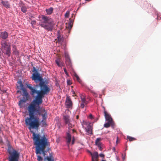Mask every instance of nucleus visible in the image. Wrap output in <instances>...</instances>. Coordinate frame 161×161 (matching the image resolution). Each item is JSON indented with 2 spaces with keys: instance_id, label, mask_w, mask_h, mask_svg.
Returning <instances> with one entry per match:
<instances>
[{
  "instance_id": "obj_1",
  "label": "nucleus",
  "mask_w": 161,
  "mask_h": 161,
  "mask_svg": "<svg viewBox=\"0 0 161 161\" xmlns=\"http://www.w3.org/2000/svg\"><path fill=\"white\" fill-rule=\"evenodd\" d=\"M49 90L46 87L42 88L40 91L33 90L32 95L37 93L38 95L35 97L34 100L28 107L29 117L25 120V123L28 126V129L32 134V139L34 144L35 146V153L36 154H42L45 157L47 153V148H48L50 144L47 138L45 135L41 136L39 134L36 133L31 129L37 130L40 126L46 127L47 125L46 119L47 113L44 109L39 108V105L42 103V98L44 96L49 93Z\"/></svg>"
},
{
  "instance_id": "obj_2",
  "label": "nucleus",
  "mask_w": 161,
  "mask_h": 161,
  "mask_svg": "<svg viewBox=\"0 0 161 161\" xmlns=\"http://www.w3.org/2000/svg\"><path fill=\"white\" fill-rule=\"evenodd\" d=\"M31 78L33 80H34L36 83H37L38 81H40V83H39V84L38 85H36L35 86L36 87H37L38 86L39 87L40 89L39 90H37L35 87H32L31 84H29L28 83H26L25 84L26 87L28 88L31 90L30 94L33 97H35L36 96V94H37V95H38V93L37 92L34 93V94L32 95V91L33 90H35L37 91H40L41 90V89H42V88L46 87L49 90V92H50V89L48 86L47 85L44 81H42V78L40 76V75L39 73L37 72L36 73H33L32 74Z\"/></svg>"
},
{
  "instance_id": "obj_3",
  "label": "nucleus",
  "mask_w": 161,
  "mask_h": 161,
  "mask_svg": "<svg viewBox=\"0 0 161 161\" xmlns=\"http://www.w3.org/2000/svg\"><path fill=\"white\" fill-rule=\"evenodd\" d=\"M39 18L40 25L47 31H52L54 25L53 19L44 15H42Z\"/></svg>"
},
{
  "instance_id": "obj_4",
  "label": "nucleus",
  "mask_w": 161,
  "mask_h": 161,
  "mask_svg": "<svg viewBox=\"0 0 161 161\" xmlns=\"http://www.w3.org/2000/svg\"><path fill=\"white\" fill-rule=\"evenodd\" d=\"M8 152L9 154V161H19L20 155L19 152L13 149L12 150L8 149Z\"/></svg>"
},
{
  "instance_id": "obj_5",
  "label": "nucleus",
  "mask_w": 161,
  "mask_h": 161,
  "mask_svg": "<svg viewBox=\"0 0 161 161\" xmlns=\"http://www.w3.org/2000/svg\"><path fill=\"white\" fill-rule=\"evenodd\" d=\"M1 45L2 48L5 51L3 53H5L8 57H9L11 53V48L10 46L8 44V42L7 41H3L1 42Z\"/></svg>"
},
{
  "instance_id": "obj_6",
  "label": "nucleus",
  "mask_w": 161,
  "mask_h": 161,
  "mask_svg": "<svg viewBox=\"0 0 161 161\" xmlns=\"http://www.w3.org/2000/svg\"><path fill=\"white\" fill-rule=\"evenodd\" d=\"M82 125L83 127L85 128L88 135L92 134V128L91 125V123L86 121H83Z\"/></svg>"
},
{
  "instance_id": "obj_7",
  "label": "nucleus",
  "mask_w": 161,
  "mask_h": 161,
  "mask_svg": "<svg viewBox=\"0 0 161 161\" xmlns=\"http://www.w3.org/2000/svg\"><path fill=\"white\" fill-rule=\"evenodd\" d=\"M23 99H22L20 100L19 102V105L20 108H21L23 107V105L22 104L23 103H25L26 102V101L28 100V99L29 97V95H28V96H25V95H23Z\"/></svg>"
},
{
  "instance_id": "obj_8",
  "label": "nucleus",
  "mask_w": 161,
  "mask_h": 161,
  "mask_svg": "<svg viewBox=\"0 0 161 161\" xmlns=\"http://www.w3.org/2000/svg\"><path fill=\"white\" fill-rule=\"evenodd\" d=\"M65 105L68 108H70L72 106V102L69 97L67 96L66 97Z\"/></svg>"
},
{
  "instance_id": "obj_9",
  "label": "nucleus",
  "mask_w": 161,
  "mask_h": 161,
  "mask_svg": "<svg viewBox=\"0 0 161 161\" xmlns=\"http://www.w3.org/2000/svg\"><path fill=\"white\" fill-rule=\"evenodd\" d=\"M104 114L105 117L106 121L109 122H114L111 115L107 113L106 111H104Z\"/></svg>"
},
{
  "instance_id": "obj_10",
  "label": "nucleus",
  "mask_w": 161,
  "mask_h": 161,
  "mask_svg": "<svg viewBox=\"0 0 161 161\" xmlns=\"http://www.w3.org/2000/svg\"><path fill=\"white\" fill-rule=\"evenodd\" d=\"M92 157V161H98V153L97 152H95L93 153L90 152Z\"/></svg>"
},
{
  "instance_id": "obj_11",
  "label": "nucleus",
  "mask_w": 161,
  "mask_h": 161,
  "mask_svg": "<svg viewBox=\"0 0 161 161\" xmlns=\"http://www.w3.org/2000/svg\"><path fill=\"white\" fill-rule=\"evenodd\" d=\"M19 5L21 7V11L24 13H25L27 11V8L25 5L22 2H20Z\"/></svg>"
},
{
  "instance_id": "obj_12",
  "label": "nucleus",
  "mask_w": 161,
  "mask_h": 161,
  "mask_svg": "<svg viewBox=\"0 0 161 161\" xmlns=\"http://www.w3.org/2000/svg\"><path fill=\"white\" fill-rule=\"evenodd\" d=\"M8 33L6 31L1 32L0 35V37L3 39H5L8 37Z\"/></svg>"
},
{
  "instance_id": "obj_13",
  "label": "nucleus",
  "mask_w": 161,
  "mask_h": 161,
  "mask_svg": "<svg viewBox=\"0 0 161 161\" xmlns=\"http://www.w3.org/2000/svg\"><path fill=\"white\" fill-rule=\"evenodd\" d=\"M66 139L67 141L68 144H69L71 140V136L69 133V132H67Z\"/></svg>"
},
{
  "instance_id": "obj_14",
  "label": "nucleus",
  "mask_w": 161,
  "mask_h": 161,
  "mask_svg": "<svg viewBox=\"0 0 161 161\" xmlns=\"http://www.w3.org/2000/svg\"><path fill=\"white\" fill-rule=\"evenodd\" d=\"M1 3L6 8H10V5L8 1H3L2 0V1Z\"/></svg>"
},
{
  "instance_id": "obj_15",
  "label": "nucleus",
  "mask_w": 161,
  "mask_h": 161,
  "mask_svg": "<svg viewBox=\"0 0 161 161\" xmlns=\"http://www.w3.org/2000/svg\"><path fill=\"white\" fill-rule=\"evenodd\" d=\"M65 64L68 68H70L72 67V64L70 59L65 60Z\"/></svg>"
},
{
  "instance_id": "obj_16",
  "label": "nucleus",
  "mask_w": 161,
  "mask_h": 161,
  "mask_svg": "<svg viewBox=\"0 0 161 161\" xmlns=\"http://www.w3.org/2000/svg\"><path fill=\"white\" fill-rule=\"evenodd\" d=\"M102 140V138H97L95 141V145L97 146L101 145L102 143L101 142V141Z\"/></svg>"
},
{
  "instance_id": "obj_17",
  "label": "nucleus",
  "mask_w": 161,
  "mask_h": 161,
  "mask_svg": "<svg viewBox=\"0 0 161 161\" xmlns=\"http://www.w3.org/2000/svg\"><path fill=\"white\" fill-rule=\"evenodd\" d=\"M44 160L47 161H54L53 158L52 156H47L44 158Z\"/></svg>"
},
{
  "instance_id": "obj_18",
  "label": "nucleus",
  "mask_w": 161,
  "mask_h": 161,
  "mask_svg": "<svg viewBox=\"0 0 161 161\" xmlns=\"http://www.w3.org/2000/svg\"><path fill=\"white\" fill-rule=\"evenodd\" d=\"M114 122H108L104 124V126L105 128H108L110 126V125L113 126L114 125Z\"/></svg>"
},
{
  "instance_id": "obj_19",
  "label": "nucleus",
  "mask_w": 161,
  "mask_h": 161,
  "mask_svg": "<svg viewBox=\"0 0 161 161\" xmlns=\"http://www.w3.org/2000/svg\"><path fill=\"white\" fill-rule=\"evenodd\" d=\"M53 8L50 7L49 8L46 9V11L47 14L50 15L53 13Z\"/></svg>"
},
{
  "instance_id": "obj_20",
  "label": "nucleus",
  "mask_w": 161,
  "mask_h": 161,
  "mask_svg": "<svg viewBox=\"0 0 161 161\" xmlns=\"http://www.w3.org/2000/svg\"><path fill=\"white\" fill-rule=\"evenodd\" d=\"M63 119L65 123H67L70 120L69 116L68 115H64L63 116Z\"/></svg>"
},
{
  "instance_id": "obj_21",
  "label": "nucleus",
  "mask_w": 161,
  "mask_h": 161,
  "mask_svg": "<svg viewBox=\"0 0 161 161\" xmlns=\"http://www.w3.org/2000/svg\"><path fill=\"white\" fill-rule=\"evenodd\" d=\"M18 83L19 84V86H17V87L18 88H20V89L24 88V85L23 84L22 81L20 80L18 82Z\"/></svg>"
},
{
  "instance_id": "obj_22",
  "label": "nucleus",
  "mask_w": 161,
  "mask_h": 161,
  "mask_svg": "<svg viewBox=\"0 0 161 161\" xmlns=\"http://www.w3.org/2000/svg\"><path fill=\"white\" fill-rule=\"evenodd\" d=\"M23 91V95H25V96H28V95H29L28 93L27 92L26 90L24 88H23L21 89Z\"/></svg>"
},
{
  "instance_id": "obj_23",
  "label": "nucleus",
  "mask_w": 161,
  "mask_h": 161,
  "mask_svg": "<svg viewBox=\"0 0 161 161\" xmlns=\"http://www.w3.org/2000/svg\"><path fill=\"white\" fill-rule=\"evenodd\" d=\"M81 100L82 101L81 103H85V104H87L88 102H87V101L86 100V98L85 97H81Z\"/></svg>"
},
{
  "instance_id": "obj_24",
  "label": "nucleus",
  "mask_w": 161,
  "mask_h": 161,
  "mask_svg": "<svg viewBox=\"0 0 161 161\" xmlns=\"http://www.w3.org/2000/svg\"><path fill=\"white\" fill-rule=\"evenodd\" d=\"M64 57L65 58V60L70 59L69 55L68 53L66 52L64 53Z\"/></svg>"
},
{
  "instance_id": "obj_25",
  "label": "nucleus",
  "mask_w": 161,
  "mask_h": 161,
  "mask_svg": "<svg viewBox=\"0 0 161 161\" xmlns=\"http://www.w3.org/2000/svg\"><path fill=\"white\" fill-rule=\"evenodd\" d=\"M127 138L129 139V141L130 142L132 141L136 140V139L134 137L130 136H127Z\"/></svg>"
},
{
  "instance_id": "obj_26",
  "label": "nucleus",
  "mask_w": 161,
  "mask_h": 161,
  "mask_svg": "<svg viewBox=\"0 0 161 161\" xmlns=\"http://www.w3.org/2000/svg\"><path fill=\"white\" fill-rule=\"evenodd\" d=\"M74 126V125L72 124L71 123L69 124V125H68V129L69 130H70V129L72 128Z\"/></svg>"
},
{
  "instance_id": "obj_27",
  "label": "nucleus",
  "mask_w": 161,
  "mask_h": 161,
  "mask_svg": "<svg viewBox=\"0 0 161 161\" xmlns=\"http://www.w3.org/2000/svg\"><path fill=\"white\" fill-rule=\"evenodd\" d=\"M37 160L38 161H42V158L40 155H38L37 156Z\"/></svg>"
},
{
  "instance_id": "obj_28",
  "label": "nucleus",
  "mask_w": 161,
  "mask_h": 161,
  "mask_svg": "<svg viewBox=\"0 0 161 161\" xmlns=\"http://www.w3.org/2000/svg\"><path fill=\"white\" fill-rule=\"evenodd\" d=\"M69 12L68 11H67L66 12V13L65 14V17L66 18H67L69 17Z\"/></svg>"
},
{
  "instance_id": "obj_29",
  "label": "nucleus",
  "mask_w": 161,
  "mask_h": 161,
  "mask_svg": "<svg viewBox=\"0 0 161 161\" xmlns=\"http://www.w3.org/2000/svg\"><path fill=\"white\" fill-rule=\"evenodd\" d=\"M64 71L65 74L67 76H69V74H68V72L67 71L66 69L65 68H64Z\"/></svg>"
},
{
  "instance_id": "obj_30",
  "label": "nucleus",
  "mask_w": 161,
  "mask_h": 161,
  "mask_svg": "<svg viewBox=\"0 0 161 161\" xmlns=\"http://www.w3.org/2000/svg\"><path fill=\"white\" fill-rule=\"evenodd\" d=\"M55 62L58 66L59 67H60L61 66L59 64V61L58 60H56Z\"/></svg>"
},
{
  "instance_id": "obj_31",
  "label": "nucleus",
  "mask_w": 161,
  "mask_h": 161,
  "mask_svg": "<svg viewBox=\"0 0 161 161\" xmlns=\"http://www.w3.org/2000/svg\"><path fill=\"white\" fill-rule=\"evenodd\" d=\"M85 105H86L85 104V103H81L80 105V107L82 108H83L84 107Z\"/></svg>"
},
{
  "instance_id": "obj_32",
  "label": "nucleus",
  "mask_w": 161,
  "mask_h": 161,
  "mask_svg": "<svg viewBox=\"0 0 161 161\" xmlns=\"http://www.w3.org/2000/svg\"><path fill=\"white\" fill-rule=\"evenodd\" d=\"M75 141V137L74 136H73L72 137V143H71L72 145H73L74 144Z\"/></svg>"
},
{
  "instance_id": "obj_33",
  "label": "nucleus",
  "mask_w": 161,
  "mask_h": 161,
  "mask_svg": "<svg viewBox=\"0 0 161 161\" xmlns=\"http://www.w3.org/2000/svg\"><path fill=\"white\" fill-rule=\"evenodd\" d=\"M36 21L35 20H32L31 22V24L32 25H35L36 23Z\"/></svg>"
},
{
  "instance_id": "obj_34",
  "label": "nucleus",
  "mask_w": 161,
  "mask_h": 161,
  "mask_svg": "<svg viewBox=\"0 0 161 161\" xmlns=\"http://www.w3.org/2000/svg\"><path fill=\"white\" fill-rule=\"evenodd\" d=\"M89 118H90L91 119H93V116L92 114H90L89 115Z\"/></svg>"
},
{
  "instance_id": "obj_35",
  "label": "nucleus",
  "mask_w": 161,
  "mask_h": 161,
  "mask_svg": "<svg viewBox=\"0 0 161 161\" xmlns=\"http://www.w3.org/2000/svg\"><path fill=\"white\" fill-rule=\"evenodd\" d=\"M98 146V147L99 148V149L100 151H102V150L103 148H102V147H101V145L98 146Z\"/></svg>"
},
{
  "instance_id": "obj_36",
  "label": "nucleus",
  "mask_w": 161,
  "mask_h": 161,
  "mask_svg": "<svg viewBox=\"0 0 161 161\" xmlns=\"http://www.w3.org/2000/svg\"><path fill=\"white\" fill-rule=\"evenodd\" d=\"M67 84L69 85H70L71 84V81L70 80H67Z\"/></svg>"
},
{
  "instance_id": "obj_37",
  "label": "nucleus",
  "mask_w": 161,
  "mask_h": 161,
  "mask_svg": "<svg viewBox=\"0 0 161 161\" xmlns=\"http://www.w3.org/2000/svg\"><path fill=\"white\" fill-rule=\"evenodd\" d=\"M99 155L100 157L102 158H104L105 156L102 153L100 154Z\"/></svg>"
},
{
  "instance_id": "obj_38",
  "label": "nucleus",
  "mask_w": 161,
  "mask_h": 161,
  "mask_svg": "<svg viewBox=\"0 0 161 161\" xmlns=\"http://www.w3.org/2000/svg\"><path fill=\"white\" fill-rule=\"evenodd\" d=\"M58 38V40L59 41H61V36H58L57 37Z\"/></svg>"
},
{
  "instance_id": "obj_39",
  "label": "nucleus",
  "mask_w": 161,
  "mask_h": 161,
  "mask_svg": "<svg viewBox=\"0 0 161 161\" xmlns=\"http://www.w3.org/2000/svg\"><path fill=\"white\" fill-rule=\"evenodd\" d=\"M80 83L81 82V80L80 79L79 77H78L76 79Z\"/></svg>"
},
{
  "instance_id": "obj_40",
  "label": "nucleus",
  "mask_w": 161,
  "mask_h": 161,
  "mask_svg": "<svg viewBox=\"0 0 161 161\" xmlns=\"http://www.w3.org/2000/svg\"><path fill=\"white\" fill-rule=\"evenodd\" d=\"M71 123V120H70L69 121H68L67 123H65L66 124H67L68 125H69V124H70Z\"/></svg>"
},
{
  "instance_id": "obj_41",
  "label": "nucleus",
  "mask_w": 161,
  "mask_h": 161,
  "mask_svg": "<svg viewBox=\"0 0 161 161\" xmlns=\"http://www.w3.org/2000/svg\"><path fill=\"white\" fill-rule=\"evenodd\" d=\"M33 72L36 71V73L37 72V71H36V69L35 67H33Z\"/></svg>"
},
{
  "instance_id": "obj_42",
  "label": "nucleus",
  "mask_w": 161,
  "mask_h": 161,
  "mask_svg": "<svg viewBox=\"0 0 161 161\" xmlns=\"http://www.w3.org/2000/svg\"><path fill=\"white\" fill-rule=\"evenodd\" d=\"M75 77L76 78V79L78 77H79V76H78V75H77V74H75Z\"/></svg>"
},
{
  "instance_id": "obj_43",
  "label": "nucleus",
  "mask_w": 161,
  "mask_h": 161,
  "mask_svg": "<svg viewBox=\"0 0 161 161\" xmlns=\"http://www.w3.org/2000/svg\"><path fill=\"white\" fill-rule=\"evenodd\" d=\"M116 158L117 160L118 161H119V157L118 156H116Z\"/></svg>"
},
{
  "instance_id": "obj_44",
  "label": "nucleus",
  "mask_w": 161,
  "mask_h": 161,
  "mask_svg": "<svg viewBox=\"0 0 161 161\" xmlns=\"http://www.w3.org/2000/svg\"><path fill=\"white\" fill-rule=\"evenodd\" d=\"M79 116L78 115H77L76 116V118L77 119H79Z\"/></svg>"
},
{
  "instance_id": "obj_45",
  "label": "nucleus",
  "mask_w": 161,
  "mask_h": 161,
  "mask_svg": "<svg viewBox=\"0 0 161 161\" xmlns=\"http://www.w3.org/2000/svg\"><path fill=\"white\" fill-rule=\"evenodd\" d=\"M72 130L73 133H74L76 132V130L74 129H73Z\"/></svg>"
},
{
  "instance_id": "obj_46",
  "label": "nucleus",
  "mask_w": 161,
  "mask_h": 161,
  "mask_svg": "<svg viewBox=\"0 0 161 161\" xmlns=\"http://www.w3.org/2000/svg\"><path fill=\"white\" fill-rule=\"evenodd\" d=\"M112 150L113 151H114L115 150V148L114 147L113 148Z\"/></svg>"
},
{
  "instance_id": "obj_47",
  "label": "nucleus",
  "mask_w": 161,
  "mask_h": 161,
  "mask_svg": "<svg viewBox=\"0 0 161 161\" xmlns=\"http://www.w3.org/2000/svg\"><path fill=\"white\" fill-rule=\"evenodd\" d=\"M72 92H73V94L74 95L75 94V92L73 91H72Z\"/></svg>"
},
{
  "instance_id": "obj_48",
  "label": "nucleus",
  "mask_w": 161,
  "mask_h": 161,
  "mask_svg": "<svg viewBox=\"0 0 161 161\" xmlns=\"http://www.w3.org/2000/svg\"><path fill=\"white\" fill-rule=\"evenodd\" d=\"M14 53H18V52L17 51H16V52H15V51H14Z\"/></svg>"
},
{
  "instance_id": "obj_49",
  "label": "nucleus",
  "mask_w": 161,
  "mask_h": 161,
  "mask_svg": "<svg viewBox=\"0 0 161 161\" xmlns=\"http://www.w3.org/2000/svg\"><path fill=\"white\" fill-rule=\"evenodd\" d=\"M123 159H125V157H123Z\"/></svg>"
},
{
  "instance_id": "obj_50",
  "label": "nucleus",
  "mask_w": 161,
  "mask_h": 161,
  "mask_svg": "<svg viewBox=\"0 0 161 161\" xmlns=\"http://www.w3.org/2000/svg\"><path fill=\"white\" fill-rule=\"evenodd\" d=\"M19 92V91H17V93H18Z\"/></svg>"
},
{
  "instance_id": "obj_51",
  "label": "nucleus",
  "mask_w": 161,
  "mask_h": 161,
  "mask_svg": "<svg viewBox=\"0 0 161 161\" xmlns=\"http://www.w3.org/2000/svg\"><path fill=\"white\" fill-rule=\"evenodd\" d=\"M101 161H106L105 160H102Z\"/></svg>"
},
{
  "instance_id": "obj_52",
  "label": "nucleus",
  "mask_w": 161,
  "mask_h": 161,
  "mask_svg": "<svg viewBox=\"0 0 161 161\" xmlns=\"http://www.w3.org/2000/svg\"><path fill=\"white\" fill-rule=\"evenodd\" d=\"M86 1H89L90 0H85Z\"/></svg>"
}]
</instances>
